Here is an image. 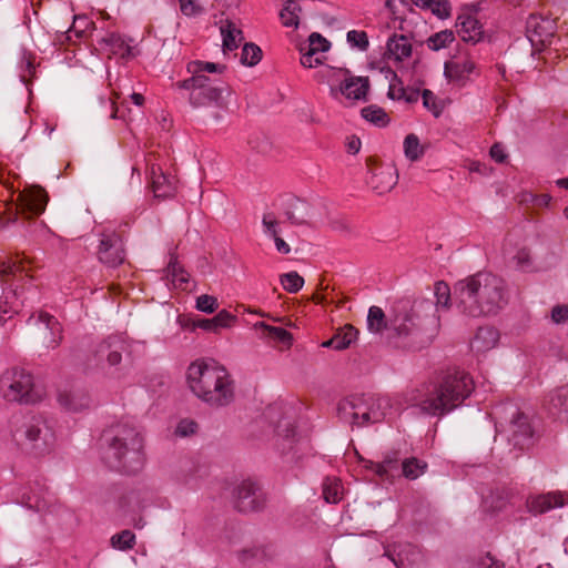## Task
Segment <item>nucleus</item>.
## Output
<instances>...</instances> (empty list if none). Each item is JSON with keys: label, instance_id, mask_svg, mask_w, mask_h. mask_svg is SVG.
Returning <instances> with one entry per match:
<instances>
[{"label": "nucleus", "instance_id": "obj_1", "mask_svg": "<svg viewBox=\"0 0 568 568\" xmlns=\"http://www.w3.org/2000/svg\"><path fill=\"white\" fill-rule=\"evenodd\" d=\"M367 328L371 333L382 334L389 346L418 352L434 342L436 320L433 304L424 301L403 298L396 301L388 317L379 306H371L367 314Z\"/></svg>", "mask_w": 568, "mask_h": 568}, {"label": "nucleus", "instance_id": "obj_2", "mask_svg": "<svg viewBox=\"0 0 568 568\" xmlns=\"http://www.w3.org/2000/svg\"><path fill=\"white\" fill-rule=\"evenodd\" d=\"M453 295L459 312L470 317L496 315L509 301L505 281L489 272L456 282Z\"/></svg>", "mask_w": 568, "mask_h": 568}, {"label": "nucleus", "instance_id": "obj_3", "mask_svg": "<svg viewBox=\"0 0 568 568\" xmlns=\"http://www.w3.org/2000/svg\"><path fill=\"white\" fill-rule=\"evenodd\" d=\"M186 379L192 393L211 407H225L234 402V381L227 369L214 359L191 363Z\"/></svg>", "mask_w": 568, "mask_h": 568}, {"label": "nucleus", "instance_id": "obj_4", "mask_svg": "<svg viewBox=\"0 0 568 568\" xmlns=\"http://www.w3.org/2000/svg\"><path fill=\"white\" fill-rule=\"evenodd\" d=\"M474 390L471 376L464 371H454L444 376L440 384L413 405L420 413L443 416L458 407Z\"/></svg>", "mask_w": 568, "mask_h": 568}, {"label": "nucleus", "instance_id": "obj_5", "mask_svg": "<svg viewBox=\"0 0 568 568\" xmlns=\"http://www.w3.org/2000/svg\"><path fill=\"white\" fill-rule=\"evenodd\" d=\"M111 433L109 470L126 476L139 474L146 460L143 436L135 428L128 426H116Z\"/></svg>", "mask_w": 568, "mask_h": 568}, {"label": "nucleus", "instance_id": "obj_6", "mask_svg": "<svg viewBox=\"0 0 568 568\" xmlns=\"http://www.w3.org/2000/svg\"><path fill=\"white\" fill-rule=\"evenodd\" d=\"M31 261L26 256L9 257L0 262V281L7 285L0 298V312L2 314H18L23 306L22 293L24 284L31 283L29 275Z\"/></svg>", "mask_w": 568, "mask_h": 568}, {"label": "nucleus", "instance_id": "obj_7", "mask_svg": "<svg viewBox=\"0 0 568 568\" xmlns=\"http://www.w3.org/2000/svg\"><path fill=\"white\" fill-rule=\"evenodd\" d=\"M0 396L6 402L33 404L39 400L31 372L20 366L4 369L0 375Z\"/></svg>", "mask_w": 568, "mask_h": 568}, {"label": "nucleus", "instance_id": "obj_8", "mask_svg": "<svg viewBox=\"0 0 568 568\" xmlns=\"http://www.w3.org/2000/svg\"><path fill=\"white\" fill-rule=\"evenodd\" d=\"M14 437L23 449L36 456L48 453L54 443V435L41 416L26 417Z\"/></svg>", "mask_w": 568, "mask_h": 568}, {"label": "nucleus", "instance_id": "obj_9", "mask_svg": "<svg viewBox=\"0 0 568 568\" xmlns=\"http://www.w3.org/2000/svg\"><path fill=\"white\" fill-rule=\"evenodd\" d=\"M174 87L179 90L189 91V102L192 106L199 108L211 103L221 105L224 92H229V85L210 77H190L178 81Z\"/></svg>", "mask_w": 568, "mask_h": 568}, {"label": "nucleus", "instance_id": "obj_10", "mask_svg": "<svg viewBox=\"0 0 568 568\" xmlns=\"http://www.w3.org/2000/svg\"><path fill=\"white\" fill-rule=\"evenodd\" d=\"M266 494L262 486L251 479L242 480L232 491L233 507L242 514L262 511L266 506Z\"/></svg>", "mask_w": 568, "mask_h": 568}, {"label": "nucleus", "instance_id": "obj_11", "mask_svg": "<svg viewBox=\"0 0 568 568\" xmlns=\"http://www.w3.org/2000/svg\"><path fill=\"white\" fill-rule=\"evenodd\" d=\"M28 324L34 326V334L39 343L45 349H55L63 339V328L59 321L45 312L38 315L32 314L28 318Z\"/></svg>", "mask_w": 568, "mask_h": 568}, {"label": "nucleus", "instance_id": "obj_12", "mask_svg": "<svg viewBox=\"0 0 568 568\" xmlns=\"http://www.w3.org/2000/svg\"><path fill=\"white\" fill-rule=\"evenodd\" d=\"M514 412L509 423L508 443L519 452L529 449L534 445L535 430L529 417L513 406Z\"/></svg>", "mask_w": 568, "mask_h": 568}, {"label": "nucleus", "instance_id": "obj_13", "mask_svg": "<svg viewBox=\"0 0 568 568\" xmlns=\"http://www.w3.org/2000/svg\"><path fill=\"white\" fill-rule=\"evenodd\" d=\"M332 48L327 38H307L298 43L300 62L304 68H316L326 61L325 53Z\"/></svg>", "mask_w": 568, "mask_h": 568}, {"label": "nucleus", "instance_id": "obj_14", "mask_svg": "<svg viewBox=\"0 0 568 568\" xmlns=\"http://www.w3.org/2000/svg\"><path fill=\"white\" fill-rule=\"evenodd\" d=\"M276 448L282 455L293 454L297 457L295 448L300 445L295 424L287 418H282L275 427Z\"/></svg>", "mask_w": 568, "mask_h": 568}, {"label": "nucleus", "instance_id": "obj_15", "mask_svg": "<svg viewBox=\"0 0 568 568\" xmlns=\"http://www.w3.org/2000/svg\"><path fill=\"white\" fill-rule=\"evenodd\" d=\"M548 415L561 423H568V385L550 390L544 399Z\"/></svg>", "mask_w": 568, "mask_h": 568}, {"label": "nucleus", "instance_id": "obj_16", "mask_svg": "<svg viewBox=\"0 0 568 568\" xmlns=\"http://www.w3.org/2000/svg\"><path fill=\"white\" fill-rule=\"evenodd\" d=\"M358 408L361 412V425L364 426L383 422L390 405L387 398L368 397L366 399L361 398Z\"/></svg>", "mask_w": 568, "mask_h": 568}, {"label": "nucleus", "instance_id": "obj_17", "mask_svg": "<svg viewBox=\"0 0 568 568\" xmlns=\"http://www.w3.org/2000/svg\"><path fill=\"white\" fill-rule=\"evenodd\" d=\"M457 32H464L468 36H488L480 21L479 9L477 4L465 6L457 16Z\"/></svg>", "mask_w": 568, "mask_h": 568}, {"label": "nucleus", "instance_id": "obj_18", "mask_svg": "<svg viewBox=\"0 0 568 568\" xmlns=\"http://www.w3.org/2000/svg\"><path fill=\"white\" fill-rule=\"evenodd\" d=\"M398 182V174L392 165H379L371 172L367 184L377 194H384L394 189Z\"/></svg>", "mask_w": 568, "mask_h": 568}, {"label": "nucleus", "instance_id": "obj_19", "mask_svg": "<svg viewBox=\"0 0 568 568\" xmlns=\"http://www.w3.org/2000/svg\"><path fill=\"white\" fill-rule=\"evenodd\" d=\"M434 296L435 301L426 297H418L415 298L414 301H424L433 304V316L436 320V331L434 333L435 338L438 335L440 328V318L439 315H437V313L440 308L447 310L450 306L452 293L448 284L444 281L436 282L434 287Z\"/></svg>", "mask_w": 568, "mask_h": 568}, {"label": "nucleus", "instance_id": "obj_20", "mask_svg": "<svg viewBox=\"0 0 568 568\" xmlns=\"http://www.w3.org/2000/svg\"><path fill=\"white\" fill-rule=\"evenodd\" d=\"M525 36H555L556 20L541 13H530L525 22Z\"/></svg>", "mask_w": 568, "mask_h": 568}, {"label": "nucleus", "instance_id": "obj_21", "mask_svg": "<svg viewBox=\"0 0 568 568\" xmlns=\"http://www.w3.org/2000/svg\"><path fill=\"white\" fill-rule=\"evenodd\" d=\"M311 211L310 203L294 196L287 199L284 207L286 219L294 225L307 224L308 219L312 216Z\"/></svg>", "mask_w": 568, "mask_h": 568}, {"label": "nucleus", "instance_id": "obj_22", "mask_svg": "<svg viewBox=\"0 0 568 568\" xmlns=\"http://www.w3.org/2000/svg\"><path fill=\"white\" fill-rule=\"evenodd\" d=\"M236 320L235 315L226 310H222L212 318H199L193 321L192 327L193 329L201 328L206 332L216 333L221 328L231 327Z\"/></svg>", "mask_w": 568, "mask_h": 568}, {"label": "nucleus", "instance_id": "obj_23", "mask_svg": "<svg viewBox=\"0 0 568 568\" xmlns=\"http://www.w3.org/2000/svg\"><path fill=\"white\" fill-rule=\"evenodd\" d=\"M399 462L400 452L390 450L384 455L382 462H369V465H367L366 467L373 470L382 479H389L390 477L395 476L393 473L399 469Z\"/></svg>", "mask_w": 568, "mask_h": 568}, {"label": "nucleus", "instance_id": "obj_24", "mask_svg": "<svg viewBox=\"0 0 568 568\" xmlns=\"http://www.w3.org/2000/svg\"><path fill=\"white\" fill-rule=\"evenodd\" d=\"M369 90V79L367 77H351L345 79L339 87V91L347 99L366 100Z\"/></svg>", "mask_w": 568, "mask_h": 568}, {"label": "nucleus", "instance_id": "obj_25", "mask_svg": "<svg viewBox=\"0 0 568 568\" xmlns=\"http://www.w3.org/2000/svg\"><path fill=\"white\" fill-rule=\"evenodd\" d=\"M402 6L408 7L412 3L416 7L428 10L439 20L448 19L452 14V4L449 0H398Z\"/></svg>", "mask_w": 568, "mask_h": 568}, {"label": "nucleus", "instance_id": "obj_26", "mask_svg": "<svg viewBox=\"0 0 568 568\" xmlns=\"http://www.w3.org/2000/svg\"><path fill=\"white\" fill-rule=\"evenodd\" d=\"M562 505V496L556 493H548L534 496L529 498L527 501L529 511L532 513L534 515L544 514L552 508L560 507Z\"/></svg>", "mask_w": 568, "mask_h": 568}, {"label": "nucleus", "instance_id": "obj_27", "mask_svg": "<svg viewBox=\"0 0 568 568\" xmlns=\"http://www.w3.org/2000/svg\"><path fill=\"white\" fill-rule=\"evenodd\" d=\"M498 331L491 326L479 327L473 338L470 346L471 349L480 353L491 349L498 342Z\"/></svg>", "mask_w": 568, "mask_h": 568}, {"label": "nucleus", "instance_id": "obj_28", "mask_svg": "<svg viewBox=\"0 0 568 568\" xmlns=\"http://www.w3.org/2000/svg\"><path fill=\"white\" fill-rule=\"evenodd\" d=\"M302 7L298 0H286L278 12V19L283 27L296 30L300 26Z\"/></svg>", "mask_w": 568, "mask_h": 568}, {"label": "nucleus", "instance_id": "obj_29", "mask_svg": "<svg viewBox=\"0 0 568 568\" xmlns=\"http://www.w3.org/2000/svg\"><path fill=\"white\" fill-rule=\"evenodd\" d=\"M409 38H388L386 43V51L384 52V59H393L395 61H403L410 57L412 44L408 42Z\"/></svg>", "mask_w": 568, "mask_h": 568}, {"label": "nucleus", "instance_id": "obj_30", "mask_svg": "<svg viewBox=\"0 0 568 568\" xmlns=\"http://www.w3.org/2000/svg\"><path fill=\"white\" fill-rule=\"evenodd\" d=\"M475 69L474 62L465 61H447L444 65V74L448 80L463 82L466 75L471 73Z\"/></svg>", "mask_w": 568, "mask_h": 568}, {"label": "nucleus", "instance_id": "obj_31", "mask_svg": "<svg viewBox=\"0 0 568 568\" xmlns=\"http://www.w3.org/2000/svg\"><path fill=\"white\" fill-rule=\"evenodd\" d=\"M361 398L356 397L353 399L342 400L337 406V414L341 420L349 424L361 425V412L358 405Z\"/></svg>", "mask_w": 568, "mask_h": 568}, {"label": "nucleus", "instance_id": "obj_32", "mask_svg": "<svg viewBox=\"0 0 568 568\" xmlns=\"http://www.w3.org/2000/svg\"><path fill=\"white\" fill-rule=\"evenodd\" d=\"M58 402L71 412H81L89 406V398L85 395L71 390L59 392Z\"/></svg>", "mask_w": 568, "mask_h": 568}, {"label": "nucleus", "instance_id": "obj_33", "mask_svg": "<svg viewBox=\"0 0 568 568\" xmlns=\"http://www.w3.org/2000/svg\"><path fill=\"white\" fill-rule=\"evenodd\" d=\"M152 191L155 197H170L175 192L174 182L171 180L169 175L160 172L159 174L155 171H152Z\"/></svg>", "mask_w": 568, "mask_h": 568}, {"label": "nucleus", "instance_id": "obj_34", "mask_svg": "<svg viewBox=\"0 0 568 568\" xmlns=\"http://www.w3.org/2000/svg\"><path fill=\"white\" fill-rule=\"evenodd\" d=\"M125 260L123 237L113 233L109 235V267L121 265Z\"/></svg>", "mask_w": 568, "mask_h": 568}, {"label": "nucleus", "instance_id": "obj_35", "mask_svg": "<svg viewBox=\"0 0 568 568\" xmlns=\"http://www.w3.org/2000/svg\"><path fill=\"white\" fill-rule=\"evenodd\" d=\"M226 69H227V67L225 64L200 61V60L190 61L186 64V71L191 74V77H195V75L207 77L205 74V72L221 74V73L225 72Z\"/></svg>", "mask_w": 568, "mask_h": 568}, {"label": "nucleus", "instance_id": "obj_36", "mask_svg": "<svg viewBox=\"0 0 568 568\" xmlns=\"http://www.w3.org/2000/svg\"><path fill=\"white\" fill-rule=\"evenodd\" d=\"M166 272L168 276L172 278V282L176 287L184 288V285L187 284L190 275L179 263L175 254H171Z\"/></svg>", "mask_w": 568, "mask_h": 568}, {"label": "nucleus", "instance_id": "obj_37", "mask_svg": "<svg viewBox=\"0 0 568 568\" xmlns=\"http://www.w3.org/2000/svg\"><path fill=\"white\" fill-rule=\"evenodd\" d=\"M361 114L366 121L378 128L387 126L390 121L385 110L376 104H369L363 108Z\"/></svg>", "mask_w": 568, "mask_h": 568}, {"label": "nucleus", "instance_id": "obj_38", "mask_svg": "<svg viewBox=\"0 0 568 568\" xmlns=\"http://www.w3.org/2000/svg\"><path fill=\"white\" fill-rule=\"evenodd\" d=\"M402 476L409 480L417 479L427 469V463L416 457L405 458L400 464Z\"/></svg>", "mask_w": 568, "mask_h": 568}, {"label": "nucleus", "instance_id": "obj_39", "mask_svg": "<svg viewBox=\"0 0 568 568\" xmlns=\"http://www.w3.org/2000/svg\"><path fill=\"white\" fill-rule=\"evenodd\" d=\"M47 203L48 194L43 190H37L24 199L23 205L26 210L37 216L44 212Z\"/></svg>", "mask_w": 568, "mask_h": 568}, {"label": "nucleus", "instance_id": "obj_40", "mask_svg": "<svg viewBox=\"0 0 568 568\" xmlns=\"http://www.w3.org/2000/svg\"><path fill=\"white\" fill-rule=\"evenodd\" d=\"M359 332L353 325L347 324L343 328L338 329L334 335L335 351H343L351 346L356 341Z\"/></svg>", "mask_w": 568, "mask_h": 568}, {"label": "nucleus", "instance_id": "obj_41", "mask_svg": "<svg viewBox=\"0 0 568 568\" xmlns=\"http://www.w3.org/2000/svg\"><path fill=\"white\" fill-rule=\"evenodd\" d=\"M322 24L326 27L329 31H343L349 24H352L351 19H348L343 12H337L335 14L332 13H321L318 16Z\"/></svg>", "mask_w": 568, "mask_h": 568}, {"label": "nucleus", "instance_id": "obj_42", "mask_svg": "<svg viewBox=\"0 0 568 568\" xmlns=\"http://www.w3.org/2000/svg\"><path fill=\"white\" fill-rule=\"evenodd\" d=\"M214 24L219 28L220 36H243L236 20L231 19L224 12L214 17Z\"/></svg>", "mask_w": 568, "mask_h": 568}, {"label": "nucleus", "instance_id": "obj_43", "mask_svg": "<svg viewBox=\"0 0 568 568\" xmlns=\"http://www.w3.org/2000/svg\"><path fill=\"white\" fill-rule=\"evenodd\" d=\"M262 57L263 51L257 44L253 42L243 43L240 58L243 65L254 67L262 60Z\"/></svg>", "mask_w": 568, "mask_h": 568}, {"label": "nucleus", "instance_id": "obj_44", "mask_svg": "<svg viewBox=\"0 0 568 568\" xmlns=\"http://www.w3.org/2000/svg\"><path fill=\"white\" fill-rule=\"evenodd\" d=\"M405 156L412 161H418L425 153L424 146L420 145L419 139L416 134L409 133L404 140Z\"/></svg>", "mask_w": 568, "mask_h": 568}, {"label": "nucleus", "instance_id": "obj_45", "mask_svg": "<svg viewBox=\"0 0 568 568\" xmlns=\"http://www.w3.org/2000/svg\"><path fill=\"white\" fill-rule=\"evenodd\" d=\"M109 59L112 54H120L121 58H133L136 52L134 48L124 42V38H109Z\"/></svg>", "mask_w": 568, "mask_h": 568}, {"label": "nucleus", "instance_id": "obj_46", "mask_svg": "<svg viewBox=\"0 0 568 568\" xmlns=\"http://www.w3.org/2000/svg\"><path fill=\"white\" fill-rule=\"evenodd\" d=\"M283 288L288 293H297L304 285V278L295 271L284 273L280 276Z\"/></svg>", "mask_w": 568, "mask_h": 568}, {"label": "nucleus", "instance_id": "obj_47", "mask_svg": "<svg viewBox=\"0 0 568 568\" xmlns=\"http://www.w3.org/2000/svg\"><path fill=\"white\" fill-rule=\"evenodd\" d=\"M111 545L119 550H126L133 548L135 545V535L129 529H124L119 534L111 537Z\"/></svg>", "mask_w": 568, "mask_h": 568}, {"label": "nucleus", "instance_id": "obj_48", "mask_svg": "<svg viewBox=\"0 0 568 568\" xmlns=\"http://www.w3.org/2000/svg\"><path fill=\"white\" fill-rule=\"evenodd\" d=\"M341 484L336 478H326L323 483V497L329 504H337L341 500Z\"/></svg>", "mask_w": 568, "mask_h": 568}, {"label": "nucleus", "instance_id": "obj_49", "mask_svg": "<svg viewBox=\"0 0 568 568\" xmlns=\"http://www.w3.org/2000/svg\"><path fill=\"white\" fill-rule=\"evenodd\" d=\"M256 327L263 328L267 333L268 337L282 344H290L292 341V334L285 328L271 326L264 322L257 323Z\"/></svg>", "mask_w": 568, "mask_h": 568}, {"label": "nucleus", "instance_id": "obj_50", "mask_svg": "<svg viewBox=\"0 0 568 568\" xmlns=\"http://www.w3.org/2000/svg\"><path fill=\"white\" fill-rule=\"evenodd\" d=\"M422 99H423V105L429 110L435 118H438L443 112V106L437 102L436 95L433 93V91L428 89H424L420 92Z\"/></svg>", "mask_w": 568, "mask_h": 568}, {"label": "nucleus", "instance_id": "obj_51", "mask_svg": "<svg viewBox=\"0 0 568 568\" xmlns=\"http://www.w3.org/2000/svg\"><path fill=\"white\" fill-rule=\"evenodd\" d=\"M180 10L186 17H197L204 12L201 0H179Z\"/></svg>", "mask_w": 568, "mask_h": 568}, {"label": "nucleus", "instance_id": "obj_52", "mask_svg": "<svg viewBox=\"0 0 568 568\" xmlns=\"http://www.w3.org/2000/svg\"><path fill=\"white\" fill-rule=\"evenodd\" d=\"M195 307H196V310H199L203 313L212 314L219 307L217 298L215 296L207 295V294L200 295L196 298Z\"/></svg>", "mask_w": 568, "mask_h": 568}, {"label": "nucleus", "instance_id": "obj_53", "mask_svg": "<svg viewBox=\"0 0 568 568\" xmlns=\"http://www.w3.org/2000/svg\"><path fill=\"white\" fill-rule=\"evenodd\" d=\"M264 556V551L258 547L245 548L239 551V560L243 565H251L254 560H260Z\"/></svg>", "mask_w": 568, "mask_h": 568}, {"label": "nucleus", "instance_id": "obj_54", "mask_svg": "<svg viewBox=\"0 0 568 568\" xmlns=\"http://www.w3.org/2000/svg\"><path fill=\"white\" fill-rule=\"evenodd\" d=\"M524 40L530 47L531 55L540 53L554 42V38H524Z\"/></svg>", "mask_w": 568, "mask_h": 568}, {"label": "nucleus", "instance_id": "obj_55", "mask_svg": "<svg viewBox=\"0 0 568 568\" xmlns=\"http://www.w3.org/2000/svg\"><path fill=\"white\" fill-rule=\"evenodd\" d=\"M199 425L192 419H182L179 422L175 434L181 437H186L196 433Z\"/></svg>", "mask_w": 568, "mask_h": 568}, {"label": "nucleus", "instance_id": "obj_56", "mask_svg": "<svg viewBox=\"0 0 568 568\" xmlns=\"http://www.w3.org/2000/svg\"><path fill=\"white\" fill-rule=\"evenodd\" d=\"M551 320L556 324L565 323L568 320V305L558 304L551 310Z\"/></svg>", "mask_w": 568, "mask_h": 568}, {"label": "nucleus", "instance_id": "obj_57", "mask_svg": "<svg viewBox=\"0 0 568 568\" xmlns=\"http://www.w3.org/2000/svg\"><path fill=\"white\" fill-rule=\"evenodd\" d=\"M456 38H427V47L433 51L448 48Z\"/></svg>", "mask_w": 568, "mask_h": 568}, {"label": "nucleus", "instance_id": "obj_58", "mask_svg": "<svg viewBox=\"0 0 568 568\" xmlns=\"http://www.w3.org/2000/svg\"><path fill=\"white\" fill-rule=\"evenodd\" d=\"M119 95L115 94V99L113 100L111 97H109V103L111 105V118L113 119H124L126 108L124 106V103L118 102Z\"/></svg>", "mask_w": 568, "mask_h": 568}, {"label": "nucleus", "instance_id": "obj_59", "mask_svg": "<svg viewBox=\"0 0 568 568\" xmlns=\"http://www.w3.org/2000/svg\"><path fill=\"white\" fill-rule=\"evenodd\" d=\"M262 224L265 229V233L268 234L272 239L278 235L277 221L271 219L270 214H265L263 216Z\"/></svg>", "mask_w": 568, "mask_h": 568}, {"label": "nucleus", "instance_id": "obj_60", "mask_svg": "<svg viewBox=\"0 0 568 568\" xmlns=\"http://www.w3.org/2000/svg\"><path fill=\"white\" fill-rule=\"evenodd\" d=\"M505 565L503 561L495 559L487 554L485 557L480 558L478 561V568H504Z\"/></svg>", "mask_w": 568, "mask_h": 568}, {"label": "nucleus", "instance_id": "obj_61", "mask_svg": "<svg viewBox=\"0 0 568 568\" xmlns=\"http://www.w3.org/2000/svg\"><path fill=\"white\" fill-rule=\"evenodd\" d=\"M399 91H400V94L397 97V99H403L407 103L417 102L419 99V95H420V92L417 89L407 90L405 88H402Z\"/></svg>", "mask_w": 568, "mask_h": 568}, {"label": "nucleus", "instance_id": "obj_62", "mask_svg": "<svg viewBox=\"0 0 568 568\" xmlns=\"http://www.w3.org/2000/svg\"><path fill=\"white\" fill-rule=\"evenodd\" d=\"M515 260L517 261V265L523 270H526L531 265L530 254L525 248L517 252Z\"/></svg>", "mask_w": 568, "mask_h": 568}, {"label": "nucleus", "instance_id": "obj_63", "mask_svg": "<svg viewBox=\"0 0 568 568\" xmlns=\"http://www.w3.org/2000/svg\"><path fill=\"white\" fill-rule=\"evenodd\" d=\"M490 156L493 160H495L497 163H504L507 159V154L505 153V150L501 144L495 143L490 148Z\"/></svg>", "mask_w": 568, "mask_h": 568}, {"label": "nucleus", "instance_id": "obj_64", "mask_svg": "<svg viewBox=\"0 0 568 568\" xmlns=\"http://www.w3.org/2000/svg\"><path fill=\"white\" fill-rule=\"evenodd\" d=\"M242 40H244V38H223V52L226 53L236 50L242 44Z\"/></svg>", "mask_w": 568, "mask_h": 568}]
</instances>
